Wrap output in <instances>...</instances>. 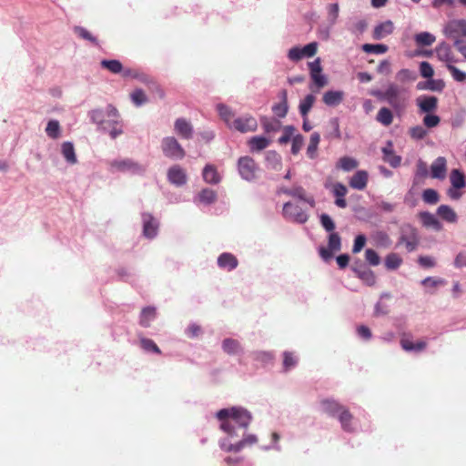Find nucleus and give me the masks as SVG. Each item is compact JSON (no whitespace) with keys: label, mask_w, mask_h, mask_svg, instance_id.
<instances>
[{"label":"nucleus","mask_w":466,"mask_h":466,"mask_svg":"<svg viewBox=\"0 0 466 466\" xmlns=\"http://www.w3.org/2000/svg\"><path fill=\"white\" fill-rule=\"evenodd\" d=\"M217 418L222 421L221 429L230 438L237 437L236 428L246 430L249 426L251 414L243 408L222 409L218 411Z\"/></svg>","instance_id":"obj_1"},{"label":"nucleus","mask_w":466,"mask_h":466,"mask_svg":"<svg viewBox=\"0 0 466 466\" xmlns=\"http://www.w3.org/2000/svg\"><path fill=\"white\" fill-rule=\"evenodd\" d=\"M420 243V237L416 228L410 224H405L400 228V236L397 241V247L404 246L406 252H413Z\"/></svg>","instance_id":"obj_2"},{"label":"nucleus","mask_w":466,"mask_h":466,"mask_svg":"<svg viewBox=\"0 0 466 466\" xmlns=\"http://www.w3.org/2000/svg\"><path fill=\"white\" fill-rule=\"evenodd\" d=\"M443 35L452 40L453 45L455 42L465 41L466 39V20L465 19H452L448 21L443 27Z\"/></svg>","instance_id":"obj_3"},{"label":"nucleus","mask_w":466,"mask_h":466,"mask_svg":"<svg viewBox=\"0 0 466 466\" xmlns=\"http://www.w3.org/2000/svg\"><path fill=\"white\" fill-rule=\"evenodd\" d=\"M450 179L451 186L447 190V196L452 200H458L463 195L460 189L466 187L465 176L459 169H452Z\"/></svg>","instance_id":"obj_4"},{"label":"nucleus","mask_w":466,"mask_h":466,"mask_svg":"<svg viewBox=\"0 0 466 466\" xmlns=\"http://www.w3.org/2000/svg\"><path fill=\"white\" fill-rule=\"evenodd\" d=\"M161 149L163 155L173 159H182L185 150L175 137H166L162 139Z\"/></svg>","instance_id":"obj_5"},{"label":"nucleus","mask_w":466,"mask_h":466,"mask_svg":"<svg viewBox=\"0 0 466 466\" xmlns=\"http://www.w3.org/2000/svg\"><path fill=\"white\" fill-rule=\"evenodd\" d=\"M402 89L396 84H390L382 94V98L389 102L395 110H401L405 107V98L402 96Z\"/></svg>","instance_id":"obj_6"},{"label":"nucleus","mask_w":466,"mask_h":466,"mask_svg":"<svg viewBox=\"0 0 466 466\" xmlns=\"http://www.w3.org/2000/svg\"><path fill=\"white\" fill-rule=\"evenodd\" d=\"M228 127L238 132H254L258 128V121L253 116L245 115L243 116L233 118L230 125H228Z\"/></svg>","instance_id":"obj_7"},{"label":"nucleus","mask_w":466,"mask_h":466,"mask_svg":"<svg viewBox=\"0 0 466 466\" xmlns=\"http://www.w3.org/2000/svg\"><path fill=\"white\" fill-rule=\"evenodd\" d=\"M238 168L240 177L246 180H253L257 177V164L250 157L245 156L239 157L238 161Z\"/></svg>","instance_id":"obj_8"},{"label":"nucleus","mask_w":466,"mask_h":466,"mask_svg":"<svg viewBox=\"0 0 466 466\" xmlns=\"http://www.w3.org/2000/svg\"><path fill=\"white\" fill-rule=\"evenodd\" d=\"M283 216L290 221L300 224L305 223L308 220V215L306 212L302 210L299 206L290 202L284 204Z\"/></svg>","instance_id":"obj_9"},{"label":"nucleus","mask_w":466,"mask_h":466,"mask_svg":"<svg viewBox=\"0 0 466 466\" xmlns=\"http://www.w3.org/2000/svg\"><path fill=\"white\" fill-rule=\"evenodd\" d=\"M111 167L120 171V172H131L133 174H142L146 167L141 164L137 163L131 159H124V160H113L110 163Z\"/></svg>","instance_id":"obj_10"},{"label":"nucleus","mask_w":466,"mask_h":466,"mask_svg":"<svg viewBox=\"0 0 466 466\" xmlns=\"http://www.w3.org/2000/svg\"><path fill=\"white\" fill-rule=\"evenodd\" d=\"M257 442H258V438L256 437V435L249 434V435H247L246 437H244L241 441H239L236 444H231L228 441H227L226 440H224L221 442V449L228 452H230V451L238 452L245 447L252 446V445L256 444Z\"/></svg>","instance_id":"obj_11"},{"label":"nucleus","mask_w":466,"mask_h":466,"mask_svg":"<svg viewBox=\"0 0 466 466\" xmlns=\"http://www.w3.org/2000/svg\"><path fill=\"white\" fill-rule=\"evenodd\" d=\"M142 222L143 236L148 239L154 238L157 233V228H159V222L153 217V215L148 213L142 214Z\"/></svg>","instance_id":"obj_12"},{"label":"nucleus","mask_w":466,"mask_h":466,"mask_svg":"<svg viewBox=\"0 0 466 466\" xmlns=\"http://www.w3.org/2000/svg\"><path fill=\"white\" fill-rule=\"evenodd\" d=\"M174 131L182 139L188 140L194 136V127L185 118L175 120Z\"/></svg>","instance_id":"obj_13"},{"label":"nucleus","mask_w":466,"mask_h":466,"mask_svg":"<svg viewBox=\"0 0 466 466\" xmlns=\"http://www.w3.org/2000/svg\"><path fill=\"white\" fill-rule=\"evenodd\" d=\"M167 179L170 184L176 187H182L187 184V172L180 166L175 165L167 170Z\"/></svg>","instance_id":"obj_14"},{"label":"nucleus","mask_w":466,"mask_h":466,"mask_svg":"<svg viewBox=\"0 0 466 466\" xmlns=\"http://www.w3.org/2000/svg\"><path fill=\"white\" fill-rule=\"evenodd\" d=\"M369 181V173L365 170H359L354 173L349 180V186L356 190H364Z\"/></svg>","instance_id":"obj_15"},{"label":"nucleus","mask_w":466,"mask_h":466,"mask_svg":"<svg viewBox=\"0 0 466 466\" xmlns=\"http://www.w3.org/2000/svg\"><path fill=\"white\" fill-rule=\"evenodd\" d=\"M435 51L437 58L440 61L444 62L446 66L452 65V63L457 62V59L454 57V55L451 51V47L445 42L440 43Z\"/></svg>","instance_id":"obj_16"},{"label":"nucleus","mask_w":466,"mask_h":466,"mask_svg":"<svg viewBox=\"0 0 466 466\" xmlns=\"http://www.w3.org/2000/svg\"><path fill=\"white\" fill-rule=\"evenodd\" d=\"M217 263L218 268L229 271L236 269L238 265L237 257L229 252H223L220 254L218 257Z\"/></svg>","instance_id":"obj_17"},{"label":"nucleus","mask_w":466,"mask_h":466,"mask_svg":"<svg viewBox=\"0 0 466 466\" xmlns=\"http://www.w3.org/2000/svg\"><path fill=\"white\" fill-rule=\"evenodd\" d=\"M279 102L273 105L272 112L279 118H284L288 114V95L286 89H281L279 93Z\"/></svg>","instance_id":"obj_18"},{"label":"nucleus","mask_w":466,"mask_h":466,"mask_svg":"<svg viewBox=\"0 0 466 466\" xmlns=\"http://www.w3.org/2000/svg\"><path fill=\"white\" fill-rule=\"evenodd\" d=\"M394 31V23L388 20L378 24L373 30V39L381 40L392 34Z\"/></svg>","instance_id":"obj_19"},{"label":"nucleus","mask_w":466,"mask_h":466,"mask_svg":"<svg viewBox=\"0 0 466 466\" xmlns=\"http://www.w3.org/2000/svg\"><path fill=\"white\" fill-rule=\"evenodd\" d=\"M431 176L435 179H444L446 176V159L444 157H439L433 160L431 166Z\"/></svg>","instance_id":"obj_20"},{"label":"nucleus","mask_w":466,"mask_h":466,"mask_svg":"<svg viewBox=\"0 0 466 466\" xmlns=\"http://www.w3.org/2000/svg\"><path fill=\"white\" fill-rule=\"evenodd\" d=\"M420 219L422 221V225L426 228H432L433 230L440 231L441 230V224L437 219L436 217H434L433 214L423 211L419 214Z\"/></svg>","instance_id":"obj_21"},{"label":"nucleus","mask_w":466,"mask_h":466,"mask_svg":"<svg viewBox=\"0 0 466 466\" xmlns=\"http://www.w3.org/2000/svg\"><path fill=\"white\" fill-rule=\"evenodd\" d=\"M333 195L336 198L335 205L340 208H345L347 207V201L344 199V197L348 193V188L341 183H336L333 186Z\"/></svg>","instance_id":"obj_22"},{"label":"nucleus","mask_w":466,"mask_h":466,"mask_svg":"<svg viewBox=\"0 0 466 466\" xmlns=\"http://www.w3.org/2000/svg\"><path fill=\"white\" fill-rule=\"evenodd\" d=\"M320 404L322 407V410H324L325 413L332 417L337 416L338 413L347 409L333 400H321Z\"/></svg>","instance_id":"obj_23"},{"label":"nucleus","mask_w":466,"mask_h":466,"mask_svg":"<svg viewBox=\"0 0 466 466\" xmlns=\"http://www.w3.org/2000/svg\"><path fill=\"white\" fill-rule=\"evenodd\" d=\"M437 215L444 221L454 223L458 220L457 213L448 205H440L437 209Z\"/></svg>","instance_id":"obj_24"},{"label":"nucleus","mask_w":466,"mask_h":466,"mask_svg":"<svg viewBox=\"0 0 466 466\" xmlns=\"http://www.w3.org/2000/svg\"><path fill=\"white\" fill-rule=\"evenodd\" d=\"M202 175L204 181L208 184L216 185L221 180L217 168L212 165H206Z\"/></svg>","instance_id":"obj_25"},{"label":"nucleus","mask_w":466,"mask_h":466,"mask_svg":"<svg viewBox=\"0 0 466 466\" xmlns=\"http://www.w3.org/2000/svg\"><path fill=\"white\" fill-rule=\"evenodd\" d=\"M418 106L424 113H430L438 106V98L436 96H425L418 99Z\"/></svg>","instance_id":"obj_26"},{"label":"nucleus","mask_w":466,"mask_h":466,"mask_svg":"<svg viewBox=\"0 0 466 466\" xmlns=\"http://www.w3.org/2000/svg\"><path fill=\"white\" fill-rule=\"evenodd\" d=\"M342 99L343 93L341 91L329 90L322 96V101L329 106L339 105Z\"/></svg>","instance_id":"obj_27"},{"label":"nucleus","mask_w":466,"mask_h":466,"mask_svg":"<svg viewBox=\"0 0 466 466\" xmlns=\"http://www.w3.org/2000/svg\"><path fill=\"white\" fill-rule=\"evenodd\" d=\"M402 349L405 351L420 352L426 349V341L412 342L409 338L403 337L400 340Z\"/></svg>","instance_id":"obj_28"},{"label":"nucleus","mask_w":466,"mask_h":466,"mask_svg":"<svg viewBox=\"0 0 466 466\" xmlns=\"http://www.w3.org/2000/svg\"><path fill=\"white\" fill-rule=\"evenodd\" d=\"M156 318V308L153 306H147L143 308L140 313L139 324L142 327L147 328L152 320Z\"/></svg>","instance_id":"obj_29"},{"label":"nucleus","mask_w":466,"mask_h":466,"mask_svg":"<svg viewBox=\"0 0 466 466\" xmlns=\"http://www.w3.org/2000/svg\"><path fill=\"white\" fill-rule=\"evenodd\" d=\"M62 155L70 165H75L77 162V157L76 155V149H74V146L70 142H65L62 144Z\"/></svg>","instance_id":"obj_30"},{"label":"nucleus","mask_w":466,"mask_h":466,"mask_svg":"<svg viewBox=\"0 0 466 466\" xmlns=\"http://www.w3.org/2000/svg\"><path fill=\"white\" fill-rule=\"evenodd\" d=\"M337 418H339L341 428L344 431H353V427L350 425L351 420H353V415L349 411L348 408L339 412V415H337Z\"/></svg>","instance_id":"obj_31"},{"label":"nucleus","mask_w":466,"mask_h":466,"mask_svg":"<svg viewBox=\"0 0 466 466\" xmlns=\"http://www.w3.org/2000/svg\"><path fill=\"white\" fill-rule=\"evenodd\" d=\"M270 143L271 139L265 137H253L248 142L250 149L256 151L266 149Z\"/></svg>","instance_id":"obj_32"},{"label":"nucleus","mask_w":466,"mask_h":466,"mask_svg":"<svg viewBox=\"0 0 466 466\" xmlns=\"http://www.w3.org/2000/svg\"><path fill=\"white\" fill-rule=\"evenodd\" d=\"M100 66L113 74H119L123 71V66L118 59H102Z\"/></svg>","instance_id":"obj_33"},{"label":"nucleus","mask_w":466,"mask_h":466,"mask_svg":"<svg viewBox=\"0 0 466 466\" xmlns=\"http://www.w3.org/2000/svg\"><path fill=\"white\" fill-rule=\"evenodd\" d=\"M260 125H262L264 132L268 134L279 132L280 129V122L274 118L263 116L260 118Z\"/></svg>","instance_id":"obj_34"},{"label":"nucleus","mask_w":466,"mask_h":466,"mask_svg":"<svg viewBox=\"0 0 466 466\" xmlns=\"http://www.w3.org/2000/svg\"><path fill=\"white\" fill-rule=\"evenodd\" d=\"M376 119L384 127H390L394 119L392 113L388 107H381L377 113Z\"/></svg>","instance_id":"obj_35"},{"label":"nucleus","mask_w":466,"mask_h":466,"mask_svg":"<svg viewBox=\"0 0 466 466\" xmlns=\"http://www.w3.org/2000/svg\"><path fill=\"white\" fill-rule=\"evenodd\" d=\"M402 258L397 253L391 252L385 257L384 265L389 270H396L402 264Z\"/></svg>","instance_id":"obj_36"},{"label":"nucleus","mask_w":466,"mask_h":466,"mask_svg":"<svg viewBox=\"0 0 466 466\" xmlns=\"http://www.w3.org/2000/svg\"><path fill=\"white\" fill-rule=\"evenodd\" d=\"M320 142V136L319 133H312L311 137H309V142L307 147V155L309 157L313 159L316 157L317 149L319 148V144Z\"/></svg>","instance_id":"obj_37"},{"label":"nucleus","mask_w":466,"mask_h":466,"mask_svg":"<svg viewBox=\"0 0 466 466\" xmlns=\"http://www.w3.org/2000/svg\"><path fill=\"white\" fill-rule=\"evenodd\" d=\"M315 102L314 95H308L305 96L304 100L299 103V114L302 118H306L309 110L312 108Z\"/></svg>","instance_id":"obj_38"},{"label":"nucleus","mask_w":466,"mask_h":466,"mask_svg":"<svg viewBox=\"0 0 466 466\" xmlns=\"http://www.w3.org/2000/svg\"><path fill=\"white\" fill-rule=\"evenodd\" d=\"M356 275L369 287H372L376 283V276L370 269H360L356 270Z\"/></svg>","instance_id":"obj_39"},{"label":"nucleus","mask_w":466,"mask_h":466,"mask_svg":"<svg viewBox=\"0 0 466 466\" xmlns=\"http://www.w3.org/2000/svg\"><path fill=\"white\" fill-rule=\"evenodd\" d=\"M361 48L367 54H385L389 50L388 46L383 44H364Z\"/></svg>","instance_id":"obj_40"},{"label":"nucleus","mask_w":466,"mask_h":466,"mask_svg":"<svg viewBox=\"0 0 466 466\" xmlns=\"http://www.w3.org/2000/svg\"><path fill=\"white\" fill-rule=\"evenodd\" d=\"M358 161L350 157H342L339 163H337V167L342 169L343 171H350L354 168H357Z\"/></svg>","instance_id":"obj_41"},{"label":"nucleus","mask_w":466,"mask_h":466,"mask_svg":"<svg viewBox=\"0 0 466 466\" xmlns=\"http://www.w3.org/2000/svg\"><path fill=\"white\" fill-rule=\"evenodd\" d=\"M415 41L418 46H430L436 41V36L429 32H422L415 35Z\"/></svg>","instance_id":"obj_42"},{"label":"nucleus","mask_w":466,"mask_h":466,"mask_svg":"<svg viewBox=\"0 0 466 466\" xmlns=\"http://www.w3.org/2000/svg\"><path fill=\"white\" fill-rule=\"evenodd\" d=\"M222 349L225 353L236 354L240 350L239 342L233 339H225L222 343Z\"/></svg>","instance_id":"obj_43"},{"label":"nucleus","mask_w":466,"mask_h":466,"mask_svg":"<svg viewBox=\"0 0 466 466\" xmlns=\"http://www.w3.org/2000/svg\"><path fill=\"white\" fill-rule=\"evenodd\" d=\"M217 110H218V115H220V117L226 123V125H230V122L234 118H236L234 116L233 113L231 112V109L223 104H218L217 106Z\"/></svg>","instance_id":"obj_44"},{"label":"nucleus","mask_w":466,"mask_h":466,"mask_svg":"<svg viewBox=\"0 0 466 466\" xmlns=\"http://www.w3.org/2000/svg\"><path fill=\"white\" fill-rule=\"evenodd\" d=\"M46 134L53 139H56L60 136V126L57 120L52 119L46 127Z\"/></svg>","instance_id":"obj_45"},{"label":"nucleus","mask_w":466,"mask_h":466,"mask_svg":"<svg viewBox=\"0 0 466 466\" xmlns=\"http://www.w3.org/2000/svg\"><path fill=\"white\" fill-rule=\"evenodd\" d=\"M216 198L217 194L213 189L204 188L198 193V199H200L203 204H212L216 201Z\"/></svg>","instance_id":"obj_46"},{"label":"nucleus","mask_w":466,"mask_h":466,"mask_svg":"<svg viewBox=\"0 0 466 466\" xmlns=\"http://www.w3.org/2000/svg\"><path fill=\"white\" fill-rule=\"evenodd\" d=\"M446 68L451 73L452 78L459 83L466 82V73L453 65H447Z\"/></svg>","instance_id":"obj_47"},{"label":"nucleus","mask_w":466,"mask_h":466,"mask_svg":"<svg viewBox=\"0 0 466 466\" xmlns=\"http://www.w3.org/2000/svg\"><path fill=\"white\" fill-rule=\"evenodd\" d=\"M422 199L425 204H436L440 200V196L437 190L432 188L425 189L422 193Z\"/></svg>","instance_id":"obj_48"},{"label":"nucleus","mask_w":466,"mask_h":466,"mask_svg":"<svg viewBox=\"0 0 466 466\" xmlns=\"http://www.w3.org/2000/svg\"><path fill=\"white\" fill-rule=\"evenodd\" d=\"M140 347L142 350L147 352H154L156 354H161L160 348L157 346L154 340L147 338H142L140 339Z\"/></svg>","instance_id":"obj_49"},{"label":"nucleus","mask_w":466,"mask_h":466,"mask_svg":"<svg viewBox=\"0 0 466 466\" xmlns=\"http://www.w3.org/2000/svg\"><path fill=\"white\" fill-rule=\"evenodd\" d=\"M292 198H299L300 200H303L310 205L313 206L314 200L312 198H307L306 197V191L301 186H295L291 188V195Z\"/></svg>","instance_id":"obj_50"},{"label":"nucleus","mask_w":466,"mask_h":466,"mask_svg":"<svg viewBox=\"0 0 466 466\" xmlns=\"http://www.w3.org/2000/svg\"><path fill=\"white\" fill-rule=\"evenodd\" d=\"M328 248L331 251L338 252L341 248V239L339 234L331 233L329 236Z\"/></svg>","instance_id":"obj_51"},{"label":"nucleus","mask_w":466,"mask_h":466,"mask_svg":"<svg viewBox=\"0 0 466 466\" xmlns=\"http://www.w3.org/2000/svg\"><path fill=\"white\" fill-rule=\"evenodd\" d=\"M75 33L77 34L80 38H83L94 45L98 44L97 39L93 36L89 31L82 26H76Z\"/></svg>","instance_id":"obj_52"},{"label":"nucleus","mask_w":466,"mask_h":466,"mask_svg":"<svg viewBox=\"0 0 466 466\" xmlns=\"http://www.w3.org/2000/svg\"><path fill=\"white\" fill-rule=\"evenodd\" d=\"M131 99L136 106H140L147 101V95L142 89H135L131 94Z\"/></svg>","instance_id":"obj_53"},{"label":"nucleus","mask_w":466,"mask_h":466,"mask_svg":"<svg viewBox=\"0 0 466 466\" xmlns=\"http://www.w3.org/2000/svg\"><path fill=\"white\" fill-rule=\"evenodd\" d=\"M295 128L293 126H285L283 135L279 137V144H286L294 137Z\"/></svg>","instance_id":"obj_54"},{"label":"nucleus","mask_w":466,"mask_h":466,"mask_svg":"<svg viewBox=\"0 0 466 466\" xmlns=\"http://www.w3.org/2000/svg\"><path fill=\"white\" fill-rule=\"evenodd\" d=\"M328 20L331 24H335L338 15L339 14V5L338 4L328 5Z\"/></svg>","instance_id":"obj_55"},{"label":"nucleus","mask_w":466,"mask_h":466,"mask_svg":"<svg viewBox=\"0 0 466 466\" xmlns=\"http://www.w3.org/2000/svg\"><path fill=\"white\" fill-rule=\"evenodd\" d=\"M429 175V167L423 160H418L416 167V179H423Z\"/></svg>","instance_id":"obj_56"},{"label":"nucleus","mask_w":466,"mask_h":466,"mask_svg":"<svg viewBox=\"0 0 466 466\" xmlns=\"http://www.w3.org/2000/svg\"><path fill=\"white\" fill-rule=\"evenodd\" d=\"M420 75L425 78H431L433 76V69L429 62L423 61L420 63Z\"/></svg>","instance_id":"obj_57"},{"label":"nucleus","mask_w":466,"mask_h":466,"mask_svg":"<svg viewBox=\"0 0 466 466\" xmlns=\"http://www.w3.org/2000/svg\"><path fill=\"white\" fill-rule=\"evenodd\" d=\"M397 78L400 82L413 81L416 79V75L409 69H402L398 71Z\"/></svg>","instance_id":"obj_58"},{"label":"nucleus","mask_w":466,"mask_h":466,"mask_svg":"<svg viewBox=\"0 0 466 466\" xmlns=\"http://www.w3.org/2000/svg\"><path fill=\"white\" fill-rule=\"evenodd\" d=\"M320 223L322 228H324L328 232H333L335 228V223L329 215H320Z\"/></svg>","instance_id":"obj_59"},{"label":"nucleus","mask_w":466,"mask_h":466,"mask_svg":"<svg viewBox=\"0 0 466 466\" xmlns=\"http://www.w3.org/2000/svg\"><path fill=\"white\" fill-rule=\"evenodd\" d=\"M410 136L413 139H422L426 136V130L422 126H415L410 127Z\"/></svg>","instance_id":"obj_60"},{"label":"nucleus","mask_w":466,"mask_h":466,"mask_svg":"<svg viewBox=\"0 0 466 466\" xmlns=\"http://www.w3.org/2000/svg\"><path fill=\"white\" fill-rule=\"evenodd\" d=\"M366 243H367V238L362 234L359 235L354 239V246L352 248V252L354 254L360 253Z\"/></svg>","instance_id":"obj_61"},{"label":"nucleus","mask_w":466,"mask_h":466,"mask_svg":"<svg viewBox=\"0 0 466 466\" xmlns=\"http://www.w3.org/2000/svg\"><path fill=\"white\" fill-rule=\"evenodd\" d=\"M364 257H366L368 263H370L371 266H377L380 264V257L373 249L368 248L366 250V254H364Z\"/></svg>","instance_id":"obj_62"},{"label":"nucleus","mask_w":466,"mask_h":466,"mask_svg":"<svg viewBox=\"0 0 466 466\" xmlns=\"http://www.w3.org/2000/svg\"><path fill=\"white\" fill-rule=\"evenodd\" d=\"M303 145V137L301 135L294 136L292 138L291 152L293 155H298L301 150Z\"/></svg>","instance_id":"obj_63"},{"label":"nucleus","mask_w":466,"mask_h":466,"mask_svg":"<svg viewBox=\"0 0 466 466\" xmlns=\"http://www.w3.org/2000/svg\"><path fill=\"white\" fill-rule=\"evenodd\" d=\"M297 362L298 361L296 360L293 353H290V352L284 353L283 365H284V369L286 371L290 370L291 368H294Z\"/></svg>","instance_id":"obj_64"}]
</instances>
